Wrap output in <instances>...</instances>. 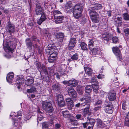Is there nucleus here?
I'll return each mask as SVG.
<instances>
[{
    "instance_id": "nucleus-1",
    "label": "nucleus",
    "mask_w": 129,
    "mask_h": 129,
    "mask_svg": "<svg viewBox=\"0 0 129 129\" xmlns=\"http://www.w3.org/2000/svg\"><path fill=\"white\" fill-rule=\"evenodd\" d=\"M36 5V14L38 15H41L40 18L37 21V23L39 25H40L43 22L47 19L45 13L43 12V11L40 4L37 3Z\"/></svg>"
},
{
    "instance_id": "nucleus-2",
    "label": "nucleus",
    "mask_w": 129,
    "mask_h": 129,
    "mask_svg": "<svg viewBox=\"0 0 129 129\" xmlns=\"http://www.w3.org/2000/svg\"><path fill=\"white\" fill-rule=\"evenodd\" d=\"M42 108L46 113H52L54 110L52 103L50 102L44 101L42 103Z\"/></svg>"
},
{
    "instance_id": "nucleus-3",
    "label": "nucleus",
    "mask_w": 129,
    "mask_h": 129,
    "mask_svg": "<svg viewBox=\"0 0 129 129\" xmlns=\"http://www.w3.org/2000/svg\"><path fill=\"white\" fill-rule=\"evenodd\" d=\"M6 30L10 34L14 33L15 31V25L10 21H8L6 27Z\"/></svg>"
},
{
    "instance_id": "nucleus-4",
    "label": "nucleus",
    "mask_w": 129,
    "mask_h": 129,
    "mask_svg": "<svg viewBox=\"0 0 129 129\" xmlns=\"http://www.w3.org/2000/svg\"><path fill=\"white\" fill-rule=\"evenodd\" d=\"M55 21L56 23H60L67 21V18L63 16L54 15Z\"/></svg>"
},
{
    "instance_id": "nucleus-5",
    "label": "nucleus",
    "mask_w": 129,
    "mask_h": 129,
    "mask_svg": "<svg viewBox=\"0 0 129 129\" xmlns=\"http://www.w3.org/2000/svg\"><path fill=\"white\" fill-rule=\"evenodd\" d=\"M113 53L117 56L118 60L121 61V59L122 58L121 53L119 49L117 47H114L112 48Z\"/></svg>"
},
{
    "instance_id": "nucleus-6",
    "label": "nucleus",
    "mask_w": 129,
    "mask_h": 129,
    "mask_svg": "<svg viewBox=\"0 0 129 129\" xmlns=\"http://www.w3.org/2000/svg\"><path fill=\"white\" fill-rule=\"evenodd\" d=\"M90 106V104H86L84 105V107H85V108L82 111L84 115L86 116V115L90 116L91 115V112L89 111Z\"/></svg>"
},
{
    "instance_id": "nucleus-7",
    "label": "nucleus",
    "mask_w": 129,
    "mask_h": 129,
    "mask_svg": "<svg viewBox=\"0 0 129 129\" xmlns=\"http://www.w3.org/2000/svg\"><path fill=\"white\" fill-rule=\"evenodd\" d=\"M83 10H73V13L74 17L76 19L79 18L82 16Z\"/></svg>"
},
{
    "instance_id": "nucleus-8",
    "label": "nucleus",
    "mask_w": 129,
    "mask_h": 129,
    "mask_svg": "<svg viewBox=\"0 0 129 129\" xmlns=\"http://www.w3.org/2000/svg\"><path fill=\"white\" fill-rule=\"evenodd\" d=\"M69 95L73 98H75L77 97V93L74 89L72 87L69 88L68 90Z\"/></svg>"
},
{
    "instance_id": "nucleus-9",
    "label": "nucleus",
    "mask_w": 129,
    "mask_h": 129,
    "mask_svg": "<svg viewBox=\"0 0 129 129\" xmlns=\"http://www.w3.org/2000/svg\"><path fill=\"white\" fill-rule=\"evenodd\" d=\"M46 52L47 54L50 55L52 54L55 52L54 48L51 46V44L49 45L46 48Z\"/></svg>"
},
{
    "instance_id": "nucleus-10",
    "label": "nucleus",
    "mask_w": 129,
    "mask_h": 129,
    "mask_svg": "<svg viewBox=\"0 0 129 129\" xmlns=\"http://www.w3.org/2000/svg\"><path fill=\"white\" fill-rule=\"evenodd\" d=\"M76 43V40L75 38H71L70 39L68 46V48L69 50L73 49Z\"/></svg>"
},
{
    "instance_id": "nucleus-11",
    "label": "nucleus",
    "mask_w": 129,
    "mask_h": 129,
    "mask_svg": "<svg viewBox=\"0 0 129 129\" xmlns=\"http://www.w3.org/2000/svg\"><path fill=\"white\" fill-rule=\"evenodd\" d=\"M105 110L106 113L109 114H112L113 112V109L111 103L106 106Z\"/></svg>"
},
{
    "instance_id": "nucleus-12",
    "label": "nucleus",
    "mask_w": 129,
    "mask_h": 129,
    "mask_svg": "<svg viewBox=\"0 0 129 129\" xmlns=\"http://www.w3.org/2000/svg\"><path fill=\"white\" fill-rule=\"evenodd\" d=\"M88 11H89L90 17L98 16L97 12L95 11V10L91 7L88 8Z\"/></svg>"
},
{
    "instance_id": "nucleus-13",
    "label": "nucleus",
    "mask_w": 129,
    "mask_h": 129,
    "mask_svg": "<svg viewBox=\"0 0 129 129\" xmlns=\"http://www.w3.org/2000/svg\"><path fill=\"white\" fill-rule=\"evenodd\" d=\"M34 82V79L33 77H27L25 80V83L28 86L33 84Z\"/></svg>"
},
{
    "instance_id": "nucleus-14",
    "label": "nucleus",
    "mask_w": 129,
    "mask_h": 129,
    "mask_svg": "<svg viewBox=\"0 0 129 129\" xmlns=\"http://www.w3.org/2000/svg\"><path fill=\"white\" fill-rule=\"evenodd\" d=\"M53 124V122L52 121L50 122H45L42 123L43 129H49V125H51Z\"/></svg>"
},
{
    "instance_id": "nucleus-15",
    "label": "nucleus",
    "mask_w": 129,
    "mask_h": 129,
    "mask_svg": "<svg viewBox=\"0 0 129 129\" xmlns=\"http://www.w3.org/2000/svg\"><path fill=\"white\" fill-rule=\"evenodd\" d=\"M102 108V107L100 106H95L93 109V114L95 116H98L100 114V111Z\"/></svg>"
},
{
    "instance_id": "nucleus-16",
    "label": "nucleus",
    "mask_w": 129,
    "mask_h": 129,
    "mask_svg": "<svg viewBox=\"0 0 129 129\" xmlns=\"http://www.w3.org/2000/svg\"><path fill=\"white\" fill-rule=\"evenodd\" d=\"M64 36L63 33H57L56 35L57 42L58 43H61L63 41Z\"/></svg>"
},
{
    "instance_id": "nucleus-17",
    "label": "nucleus",
    "mask_w": 129,
    "mask_h": 129,
    "mask_svg": "<svg viewBox=\"0 0 129 129\" xmlns=\"http://www.w3.org/2000/svg\"><path fill=\"white\" fill-rule=\"evenodd\" d=\"M38 115L37 117V121H40L44 118V114L40 111V110L39 109L38 110Z\"/></svg>"
},
{
    "instance_id": "nucleus-18",
    "label": "nucleus",
    "mask_w": 129,
    "mask_h": 129,
    "mask_svg": "<svg viewBox=\"0 0 129 129\" xmlns=\"http://www.w3.org/2000/svg\"><path fill=\"white\" fill-rule=\"evenodd\" d=\"M25 42L27 48L30 50H31L33 44L30 39L29 38H27L25 40Z\"/></svg>"
},
{
    "instance_id": "nucleus-19",
    "label": "nucleus",
    "mask_w": 129,
    "mask_h": 129,
    "mask_svg": "<svg viewBox=\"0 0 129 129\" xmlns=\"http://www.w3.org/2000/svg\"><path fill=\"white\" fill-rule=\"evenodd\" d=\"M108 97L110 101H113L116 99V94L115 93L110 92L108 93Z\"/></svg>"
},
{
    "instance_id": "nucleus-20",
    "label": "nucleus",
    "mask_w": 129,
    "mask_h": 129,
    "mask_svg": "<svg viewBox=\"0 0 129 129\" xmlns=\"http://www.w3.org/2000/svg\"><path fill=\"white\" fill-rule=\"evenodd\" d=\"M24 80V79L23 78V76H20L18 77L16 82L17 84L22 85L23 82Z\"/></svg>"
},
{
    "instance_id": "nucleus-21",
    "label": "nucleus",
    "mask_w": 129,
    "mask_h": 129,
    "mask_svg": "<svg viewBox=\"0 0 129 129\" xmlns=\"http://www.w3.org/2000/svg\"><path fill=\"white\" fill-rule=\"evenodd\" d=\"M14 76V73L13 72L9 73L7 75L6 77L7 81L9 83L11 82Z\"/></svg>"
},
{
    "instance_id": "nucleus-22",
    "label": "nucleus",
    "mask_w": 129,
    "mask_h": 129,
    "mask_svg": "<svg viewBox=\"0 0 129 129\" xmlns=\"http://www.w3.org/2000/svg\"><path fill=\"white\" fill-rule=\"evenodd\" d=\"M115 22H116V25L117 26H121L122 24V17H120L116 18Z\"/></svg>"
},
{
    "instance_id": "nucleus-23",
    "label": "nucleus",
    "mask_w": 129,
    "mask_h": 129,
    "mask_svg": "<svg viewBox=\"0 0 129 129\" xmlns=\"http://www.w3.org/2000/svg\"><path fill=\"white\" fill-rule=\"evenodd\" d=\"M97 126L98 128H102L105 127V126L101 120L100 119H98L96 121Z\"/></svg>"
},
{
    "instance_id": "nucleus-24",
    "label": "nucleus",
    "mask_w": 129,
    "mask_h": 129,
    "mask_svg": "<svg viewBox=\"0 0 129 129\" xmlns=\"http://www.w3.org/2000/svg\"><path fill=\"white\" fill-rule=\"evenodd\" d=\"M99 49V48L97 47L94 48L90 47L89 49V50L92 53V55H96L97 54Z\"/></svg>"
},
{
    "instance_id": "nucleus-25",
    "label": "nucleus",
    "mask_w": 129,
    "mask_h": 129,
    "mask_svg": "<svg viewBox=\"0 0 129 129\" xmlns=\"http://www.w3.org/2000/svg\"><path fill=\"white\" fill-rule=\"evenodd\" d=\"M95 10L100 9L102 8V6L101 4L96 3H95L94 6H91Z\"/></svg>"
},
{
    "instance_id": "nucleus-26",
    "label": "nucleus",
    "mask_w": 129,
    "mask_h": 129,
    "mask_svg": "<svg viewBox=\"0 0 129 129\" xmlns=\"http://www.w3.org/2000/svg\"><path fill=\"white\" fill-rule=\"evenodd\" d=\"M69 85L71 86L75 87L78 84V82L75 80H69Z\"/></svg>"
},
{
    "instance_id": "nucleus-27",
    "label": "nucleus",
    "mask_w": 129,
    "mask_h": 129,
    "mask_svg": "<svg viewBox=\"0 0 129 129\" xmlns=\"http://www.w3.org/2000/svg\"><path fill=\"white\" fill-rule=\"evenodd\" d=\"M52 88L53 90L58 91L61 88L60 84L58 83H56L52 86Z\"/></svg>"
},
{
    "instance_id": "nucleus-28",
    "label": "nucleus",
    "mask_w": 129,
    "mask_h": 129,
    "mask_svg": "<svg viewBox=\"0 0 129 129\" xmlns=\"http://www.w3.org/2000/svg\"><path fill=\"white\" fill-rule=\"evenodd\" d=\"M85 71L86 73L89 75H91L92 73V69L88 67H84Z\"/></svg>"
},
{
    "instance_id": "nucleus-29",
    "label": "nucleus",
    "mask_w": 129,
    "mask_h": 129,
    "mask_svg": "<svg viewBox=\"0 0 129 129\" xmlns=\"http://www.w3.org/2000/svg\"><path fill=\"white\" fill-rule=\"evenodd\" d=\"M3 47L4 50L6 52H9V51H11L13 49V48L9 46L7 44L6 45L5 44V45H4Z\"/></svg>"
},
{
    "instance_id": "nucleus-30",
    "label": "nucleus",
    "mask_w": 129,
    "mask_h": 129,
    "mask_svg": "<svg viewBox=\"0 0 129 129\" xmlns=\"http://www.w3.org/2000/svg\"><path fill=\"white\" fill-rule=\"evenodd\" d=\"M58 71L59 72L60 76H62L66 75L67 72L65 69H63L62 67H60L59 68L58 70Z\"/></svg>"
},
{
    "instance_id": "nucleus-31",
    "label": "nucleus",
    "mask_w": 129,
    "mask_h": 129,
    "mask_svg": "<svg viewBox=\"0 0 129 129\" xmlns=\"http://www.w3.org/2000/svg\"><path fill=\"white\" fill-rule=\"evenodd\" d=\"M64 100L63 96L61 94H59L57 95L56 97V101L57 102H59L60 101H64Z\"/></svg>"
},
{
    "instance_id": "nucleus-32",
    "label": "nucleus",
    "mask_w": 129,
    "mask_h": 129,
    "mask_svg": "<svg viewBox=\"0 0 129 129\" xmlns=\"http://www.w3.org/2000/svg\"><path fill=\"white\" fill-rule=\"evenodd\" d=\"M92 21L95 23H98L100 21V19L99 16H93L90 17Z\"/></svg>"
},
{
    "instance_id": "nucleus-33",
    "label": "nucleus",
    "mask_w": 129,
    "mask_h": 129,
    "mask_svg": "<svg viewBox=\"0 0 129 129\" xmlns=\"http://www.w3.org/2000/svg\"><path fill=\"white\" fill-rule=\"evenodd\" d=\"M93 87L92 85H90L87 86L85 87V92L87 93H90Z\"/></svg>"
},
{
    "instance_id": "nucleus-34",
    "label": "nucleus",
    "mask_w": 129,
    "mask_h": 129,
    "mask_svg": "<svg viewBox=\"0 0 129 129\" xmlns=\"http://www.w3.org/2000/svg\"><path fill=\"white\" fill-rule=\"evenodd\" d=\"M83 6L81 4H77L75 6L73 10H83Z\"/></svg>"
},
{
    "instance_id": "nucleus-35",
    "label": "nucleus",
    "mask_w": 129,
    "mask_h": 129,
    "mask_svg": "<svg viewBox=\"0 0 129 129\" xmlns=\"http://www.w3.org/2000/svg\"><path fill=\"white\" fill-rule=\"evenodd\" d=\"M88 118V119L87 118L88 120L87 121L88 122L89 124H90L91 125L93 126L94 124V123L95 122V119L89 117Z\"/></svg>"
},
{
    "instance_id": "nucleus-36",
    "label": "nucleus",
    "mask_w": 129,
    "mask_h": 129,
    "mask_svg": "<svg viewBox=\"0 0 129 129\" xmlns=\"http://www.w3.org/2000/svg\"><path fill=\"white\" fill-rule=\"evenodd\" d=\"M92 85L93 86H98V81L94 77H92L91 79Z\"/></svg>"
},
{
    "instance_id": "nucleus-37",
    "label": "nucleus",
    "mask_w": 129,
    "mask_h": 129,
    "mask_svg": "<svg viewBox=\"0 0 129 129\" xmlns=\"http://www.w3.org/2000/svg\"><path fill=\"white\" fill-rule=\"evenodd\" d=\"M40 70V71H39L40 73L41 71L42 72H43L46 75H47L48 74V72L47 71V70L46 69L45 66L43 64H42V68Z\"/></svg>"
},
{
    "instance_id": "nucleus-38",
    "label": "nucleus",
    "mask_w": 129,
    "mask_h": 129,
    "mask_svg": "<svg viewBox=\"0 0 129 129\" xmlns=\"http://www.w3.org/2000/svg\"><path fill=\"white\" fill-rule=\"evenodd\" d=\"M84 97L85 103H88V104H90L91 102V98L90 95H88L87 96H85Z\"/></svg>"
},
{
    "instance_id": "nucleus-39",
    "label": "nucleus",
    "mask_w": 129,
    "mask_h": 129,
    "mask_svg": "<svg viewBox=\"0 0 129 129\" xmlns=\"http://www.w3.org/2000/svg\"><path fill=\"white\" fill-rule=\"evenodd\" d=\"M81 49L83 50H86L87 49V45L84 42H82L80 44Z\"/></svg>"
},
{
    "instance_id": "nucleus-40",
    "label": "nucleus",
    "mask_w": 129,
    "mask_h": 129,
    "mask_svg": "<svg viewBox=\"0 0 129 129\" xmlns=\"http://www.w3.org/2000/svg\"><path fill=\"white\" fill-rule=\"evenodd\" d=\"M62 114L64 117L65 118H69L70 116L69 111H62Z\"/></svg>"
},
{
    "instance_id": "nucleus-41",
    "label": "nucleus",
    "mask_w": 129,
    "mask_h": 129,
    "mask_svg": "<svg viewBox=\"0 0 129 129\" xmlns=\"http://www.w3.org/2000/svg\"><path fill=\"white\" fill-rule=\"evenodd\" d=\"M123 19L126 21L129 20V15L127 13H125L122 14Z\"/></svg>"
},
{
    "instance_id": "nucleus-42",
    "label": "nucleus",
    "mask_w": 129,
    "mask_h": 129,
    "mask_svg": "<svg viewBox=\"0 0 129 129\" xmlns=\"http://www.w3.org/2000/svg\"><path fill=\"white\" fill-rule=\"evenodd\" d=\"M69 121L71 124L74 126H77L78 124L77 120H73L71 119H70Z\"/></svg>"
},
{
    "instance_id": "nucleus-43",
    "label": "nucleus",
    "mask_w": 129,
    "mask_h": 129,
    "mask_svg": "<svg viewBox=\"0 0 129 129\" xmlns=\"http://www.w3.org/2000/svg\"><path fill=\"white\" fill-rule=\"evenodd\" d=\"M36 88L34 87H32L30 89H27V92L28 93H31L32 92H34L36 91Z\"/></svg>"
},
{
    "instance_id": "nucleus-44",
    "label": "nucleus",
    "mask_w": 129,
    "mask_h": 129,
    "mask_svg": "<svg viewBox=\"0 0 129 129\" xmlns=\"http://www.w3.org/2000/svg\"><path fill=\"white\" fill-rule=\"evenodd\" d=\"M78 55L77 53H76L71 56V58L74 60H76L78 57Z\"/></svg>"
},
{
    "instance_id": "nucleus-45",
    "label": "nucleus",
    "mask_w": 129,
    "mask_h": 129,
    "mask_svg": "<svg viewBox=\"0 0 129 129\" xmlns=\"http://www.w3.org/2000/svg\"><path fill=\"white\" fill-rule=\"evenodd\" d=\"M94 43V41H93V40H90L88 44V46L89 47V49H90V47L92 48L91 46H93Z\"/></svg>"
},
{
    "instance_id": "nucleus-46",
    "label": "nucleus",
    "mask_w": 129,
    "mask_h": 129,
    "mask_svg": "<svg viewBox=\"0 0 129 129\" xmlns=\"http://www.w3.org/2000/svg\"><path fill=\"white\" fill-rule=\"evenodd\" d=\"M56 59L53 57H52L51 56H49V57L48 60L50 63L54 62L55 61Z\"/></svg>"
},
{
    "instance_id": "nucleus-47",
    "label": "nucleus",
    "mask_w": 129,
    "mask_h": 129,
    "mask_svg": "<svg viewBox=\"0 0 129 129\" xmlns=\"http://www.w3.org/2000/svg\"><path fill=\"white\" fill-rule=\"evenodd\" d=\"M58 54V53L57 52L55 51L54 53H53L52 54H50V56L56 59L57 58V55Z\"/></svg>"
},
{
    "instance_id": "nucleus-48",
    "label": "nucleus",
    "mask_w": 129,
    "mask_h": 129,
    "mask_svg": "<svg viewBox=\"0 0 129 129\" xmlns=\"http://www.w3.org/2000/svg\"><path fill=\"white\" fill-rule=\"evenodd\" d=\"M58 105L60 107H63L65 105V103L64 101L57 102Z\"/></svg>"
},
{
    "instance_id": "nucleus-49",
    "label": "nucleus",
    "mask_w": 129,
    "mask_h": 129,
    "mask_svg": "<svg viewBox=\"0 0 129 129\" xmlns=\"http://www.w3.org/2000/svg\"><path fill=\"white\" fill-rule=\"evenodd\" d=\"M68 104V107L70 109H72V108L74 106V104L73 101H71Z\"/></svg>"
},
{
    "instance_id": "nucleus-50",
    "label": "nucleus",
    "mask_w": 129,
    "mask_h": 129,
    "mask_svg": "<svg viewBox=\"0 0 129 129\" xmlns=\"http://www.w3.org/2000/svg\"><path fill=\"white\" fill-rule=\"evenodd\" d=\"M37 37L35 36H33L31 37V39L33 41L39 43L40 40L39 39H37Z\"/></svg>"
},
{
    "instance_id": "nucleus-51",
    "label": "nucleus",
    "mask_w": 129,
    "mask_h": 129,
    "mask_svg": "<svg viewBox=\"0 0 129 129\" xmlns=\"http://www.w3.org/2000/svg\"><path fill=\"white\" fill-rule=\"evenodd\" d=\"M99 87L98 86H94L92 87L93 89V91L96 93L98 91Z\"/></svg>"
},
{
    "instance_id": "nucleus-52",
    "label": "nucleus",
    "mask_w": 129,
    "mask_h": 129,
    "mask_svg": "<svg viewBox=\"0 0 129 129\" xmlns=\"http://www.w3.org/2000/svg\"><path fill=\"white\" fill-rule=\"evenodd\" d=\"M82 114H77L76 115L75 118L77 119L81 120L83 118L82 116Z\"/></svg>"
},
{
    "instance_id": "nucleus-53",
    "label": "nucleus",
    "mask_w": 129,
    "mask_h": 129,
    "mask_svg": "<svg viewBox=\"0 0 129 129\" xmlns=\"http://www.w3.org/2000/svg\"><path fill=\"white\" fill-rule=\"evenodd\" d=\"M124 124L125 126L129 127V119L125 118Z\"/></svg>"
},
{
    "instance_id": "nucleus-54",
    "label": "nucleus",
    "mask_w": 129,
    "mask_h": 129,
    "mask_svg": "<svg viewBox=\"0 0 129 129\" xmlns=\"http://www.w3.org/2000/svg\"><path fill=\"white\" fill-rule=\"evenodd\" d=\"M36 66L38 68L39 71H40V70L42 68V65L39 62H38L36 64Z\"/></svg>"
},
{
    "instance_id": "nucleus-55",
    "label": "nucleus",
    "mask_w": 129,
    "mask_h": 129,
    "mask_svg": "<svg viewBox=\"0 0 129 129\" xmlns=\"http://www.w3.org/2000/svg\"><path fill=\"white\" fill-rule=\"evenodd\" d=\"M112 40L113 43H116L118 42V39L117 37H115L112 38Z\"/></svg>"
},
{
    "instance_id": "nucleus-56",
    "label": "nucleus",
    "mask_w": 129,
    "mask_h": 129,
    "mask_svg": "<svg viewBox=\"0 0 129 129\" xmlns=\"http://www.w3.org/2000/svg\"><path fill=\"white\" fill-rule=\"evenodd\" d=\"M84 104L82 103H78L75 105V107L77 108H79L81 107L82 106H84Z\"/></svg>"
},
{
    "instance_id": "nucleus-57",
    "label": "nucleus",
    "mask_w": 129,
    "mask_h": 129,
    "mask_svg": "<svg viewBox=\"0 0 129 129\" xmlns=\"http://www.w3.org/2000/svg\"><path fill=\"white\" fill-rule=\"evenodd\" d=\"M124 32L126 35H129V29L128 28H125L124 29Z\"/></svg>"
},
{
    "instance_id": "nucleus-58",
    "label": "nucleus",
    "mask_w": 129,
    "mask_h": 129,
    "mask_svg": "<svg viewBox=\"0 0 129 129\" xmlns=\"http://www.w3.org/2000/svg\"><path fill=\"white\" fill-rule=\"evenodd\" d=\"M77 91L78 92L79 94L81 95L83 93V90L82 89H77Z\"/></svg>"
},
{
    "instance_id": "nucleus-59",
    "label": "nucleus",
    "mask_w": 129,
    "mask_h": 129,
    "mask_svg": "<svg viewBox=\"0 0 129 129\" xmlns=\"http://www.w3.org/2000/svg\"><path fill=\"white\" fill-rule=\"evenodd\" d=\"M30 116L28 115H25L24 117V120L26 121L28 120H29L30 119Z\"/></svg>"
},
{
    "instance_id": "nucleus-60",
    "label": "nucleus",
    "mask_w": 129,
    "mask_h": 129,
    "mask_svg": "<svg viewBox=\"0 0 129 129\" xmlns=\"http://www.w3.org/2000/svg\"><path fill=\"white\" fill-rule=\"evenodd\" d=\"M82 125H83V126L84 128H86L87 126L89 125V124L88 123V122L87 121V122L84 123H82Z\"/></svg>"
},
{
    "instance_id": "nucleus-61",
    "label": "nucleus",
    "mask_w": 129,
    "mask_h": 129,
    "mask_svg": "<svg viewBox=\"0 0 129 129\" xmlns=\"http://www.w3.org/2000/svg\"><path fill=\"white\" fill-rule=\"evenodd\" d=\"M96 102H95V106H97L98 105H99L101 104L102 103V101L100 100H98Z\"/></svg>"
},
{
    "instance_id": "nucleus-62",
    "label": "nucleus",
    "mask_w": 129,
    "mask_h": 129,
    "mask_svg": "<svg viewBox=\"0 0 129 129\" xmlns=\"http://www.w3.org/2000/svg\"><path fill=\"white\" fill-rule=\"evenodd\" d=\"M72 101L73 100H72L70 98H68L66 99V101L68 104Z\"/></svg>"
},
{
    "instance_id": "nucleus-63",
    "label": "nucleus",
    "mask_w": 129,
    "mask_h": 129,
    "mask_svg": "<svg viewBox=\"0 0 129 129\" xmlns=\"http://www.w3.org/2000/svg\"><path fill=\"white\" fill-rule=\"evenodd\" d=\"M55 127L56 129H58L61 127V125L60 124L57 123H56L55 125Z\"/></svg>"
},
{
    "instance_id": "nucleus-64",
    "label": "nucleus",
    "mask_w": 129,
    "mask_h": 129,
    "mask_svg": "<svg viewBox=\"0 0 129 129\" xmlns=\"http://www.w3.org/2000/svg\"><path fill=\"white\" fill-rule=\"evenodd\" d=\"M86 19L84 17H83L80 19V20L81 21V23H84L85 22Z\"/></svg>"
}]
</instances>
